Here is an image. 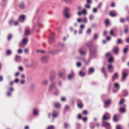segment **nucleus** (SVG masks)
I'll return each mask as SVG.
<instances>
[{"mask_svg":"<svg viewBox=\"0 0 129 129\" xmlns=\"http://www.w3.org/2000/svg\"><path fill=\"white\" fill-rule=\"evenodd\" d=\"M85 46L89 48L90 57H93L94 55L95 54L98 52L97 47L93 44L91 41L86 43Z\"/></svg>","mask_w":129,"mask_h":129,"instance_id":"1","label":"nucleus"},{"mask_svg":"<svg viewBox=\"0 0 129 129\" xmlns=\"http://www.w3.org/2000/svg\"><path fill=\"white\" fill-rule=\"evenodd\" d=\"M69 9L66 7L64 9V14L66 17L67 19H69L72 16V15L69 13Z\"/></svg>","mask_w":129,"mask_h":129,"instance_id":"2","label":"nucleus"},{"mask_svg":"<svg viewBox=\"0 0 129 129\" xmlns=\"http://www.w3.org/2000/svg\"><path fill=\"white\" fill-rule=\"evenodd\" d=\"M56 76V72L55 71L52 70L51 71L49 77V80L50 82L54 81Z\"/></svg>","mask_w":129,"mask_h":129,"instance_id":"3","label":"nucleus"},{"mask_svg":"<svg viewBox=\"0 0 129 129\" xmlns=\"http://www.w3.org/2000/svg\"><path fill=\"white\" fill-rule=\"evenodd\" d=\"M56 85V83L55 81L51 82V83L49 86V91H51L52 89L54 88H55L56 90H58L55 87Z\"/></svg>","mask_w":129,"mask_h":129,"instance_id":"4","label":"nucleus"},{"mask_svg":"<svg viewBox=\"0 0 129 129\" xmlns=\"http://www.w3.org/2000/svg\"><path fill=\"white\" fill-rule=\"evenodd\" d=\"M102 126H104L106 129H111V126L109 123L107 122H105L104 121H102Z\"/></svg>","mask_w":129,"mask_h":129,"instance_id":"5","label":"nucleus"},{"mask_svg":"<svg viewBox=\"0 0 129 129\" xmlns=\"http://www.w3.org/2000/svg\"><path fill=\"white\" fill-rule=\"evenodd\" d=\"M48 56H47L42 57L41 59V62L43 63H45L47 62L48 61Z\"/></svg>","mask_w":129,"mask_h":129,"instance_id":"6","label":"nucleus"},{"mask_svg":"<svg viewBox=\"0 0 129 129\" xmlns=\"http://www.w3.org/2000/svg\"><path fill=\"white\" fill-rule=\"evenodd\" d=\"M110 118V114L108 113H106L103 115V117L102 121L109 120Z\"/></svg>","mask_w":129,"mask_h":129,"instance_id":"7","label":"nucleus"},{"mask_svg":"<svg viewBox=\"0 0 129 129\" xmlns=\"http://www.w3.org/2000/svg\"><path fill=\"white\" fill-rule=\"evenodd\" d=\"M77 22L78 23H80L81 21L85 23H87V19L86 17H85L83 19L79 18H78L77 20Z\"/></svg>","mask_w":129,"mask_h":129,"instance_id":"8","label":"nucleus"},{"mask_svg":"<svg viewBox=\"0 0 129 129\" xmlns=\"http://www.w3.org/2000/svg\"><path fill=\"white\" fill-rule=\"evenodd\" d=\"M25 19V16L21 15L19 16V20L20 22L23 23L24 22Z\"/></svg>","mask_w":129,"mask_h":129,"instance_id":"9","label":"nucleus"},{"mask_svg":"<svg viewBox=\"0 0 129 129\" xmlns=\"http://www.w3.org/2000/svg\"><path fill=\"white\" fill-rule=\"evenodd\" d=\"M60 50L59 49H57L55 50H53L51 51H48V53L52 54H57L59 53Z\"/></svg>","mask_w":129,"mask_h":129,"instance_id":"10","label":"nucleus"},{"mask_svg":"<svg viewBox=\"0 0 129 129\" xmlns=\"http://www.w3.org/2000/svg\"><path fill=\"white\" fill-rule=\"evenodd\" d=\"M119 49L117 46H114L113 47L112 51L114 53L116 54H117L119 52Z\"/></svg>","mask_w":129,"mask_h":129,"instance_id":"11","label":"nucleus"},{"mask_svg":"<svg viewBox=\"0 0 129 129\" xmlns=\"http://www.w3.org/2000/svg\"><path fill=\"white\" fill-rule=\"evenodd\" d=\"M50 44H51L54 42V34H52V35L50 36L49 40Z\"/></svg>","mask_w":129,"mask_h":129,"instance_id":"12","label":"nucleus"},{"mask_svg":"<svg viewBox=\"0 0 129 129\" xmlns=\"http://www.w3.org/2000/svg\"><path fill=\"white\" fill-rule=\"evenodd\" d=\"M78 52L79 54L82 56H85L86 54V51L83 50L82 48H81L78 49Z\"/></svg>","mask_w":129,"mask_h":129,"instance_id":"13","label":"nucleus"},{"mask_svg":"<svg viewBox=\"0 0 129 129\" xmlns=\"http://www.w3.org/2000/svg\"><path fill=\"white\" fill-rule=\"evenodd\" d=\"M123 106L124 108L121 107L119 108V111L120 113H124L126 112V109L125 108L126 107V105L125 104H124Z\"/></svg>","mask_w":129,"mask_h":129,"instance_id":"14","label":"nucleus"},{"mask_svg":"<svg viewBox=\"0 0 129 129\" xmlns=\"http://www.w3.org/2000/svg\"><path fill=\"white\" fill-rule=\"evenodd\" d=\"M107 68L109 72L110 73H112L114 71L113 67L111 64L108 65Z\"/></svg>","mask_w":129,"mask_h":129,"instance_id":"15","label":"nucleus"},{"mask_svg":"<svg viewBox=\"0 0 129 129\" xmlns=\"http://www.w3.org/2000/svg\"><path fill=\"white\" fill-rule=\"evenodd\" d=\"M30 33V30L28 27H26L25 29L24 35L26 36H28L29 35Z\"/></svg>","mask_w":129,"mask_h":129,"instance_id":"16","label":"nucleus"},{"mask_svg":"<svg viewBox=\"0 0 129 129\" xmlns=\"http://www.w3.org/2000/svg\"><path fill=\"white\" fill-rule=\"evenodd\" d=\"M101 71L104 74L105 78L106 79L107 78V75L105 68L104 67H103L102 68Z\"/></svg>","mask_w":129,"mask_h":129,"instance_id":"17","label":"nucleus"},{"mask_svg":"<svg viewBox=\"0 0 129 129\" xmlns=\"http://www.w3.org/2000/svg\"><path fill=\"white\" fill-rule=\"evenodd\" d=\"M127 73L124 72H122V81H123L125 79L126 77L127 76Z\"/></svg>","mask_w":129,"mask_h":129,"instance_id":"18","label":"nucleus"},{"mask_svg":"<svg viewBox=\"0 0 129 129\" xmlns=\"http://www.w3.org/2000/svg\"><path fill=\"white\" fill-rule=\"evenodd\" d=\"M104 102L105 104L104 107L105 108H106L107 107V106H106V105H109L110 103L111 102V100L110 99H109L106 101H104Z\"/></svg>","mask_w":129,"mask_h":129,"instance_id":"19","label":"nucleus"},{"mask_svg":"<svg viewBox=\"0 0 129 129\" xmlns=\"http://www.w3.org/2000/svg\"><path fill=\"white\" fill-rule=\"evenodd\" d=\"M77 105L78 107L80 108H82L83 106V105L81 101L80 100H78Z\"/></svg>","mask_w":129,"mask_h":129,"instance_id":"20","label":"nucleus"},{"mask_svg":"<svg viewBox=\"0 0 129 129\" xmlns=\"http://www.w3.org/2000/svg\"><path fill=\"white\" fill-rule=\"evenodd\" d=\"M122 92L123 95L124 96H127L128 95V92L127 90L126 89L123 90V91Z\"/></svg>","mask_w":129,"mask_h":129,"instance_id":"21","label":"nucleus"},{"mask_svg":"<svg viewBox=\"0 0 129 129\" xmlns=\"http://www.w3.org/2000/svg\"><path fill=\"white\" fill-rule=\"evenodd\" d=\"M21 58V57L18 55H16L15 56V60L16 61L19 62L20 61V59Z\"/></svg>","mask_w":129,"mask_h":129,"instance_id":"22","label":"nucleus"},{"mask_svg":"<svg viewBox=\"0 0 129 129\" xmlns=\"http://www.w3.org/2000/svg\"><path fill=\"white\" fill-rule=\"evenodd\" d=\"M118 77V75L117 73H115L113 76L112 80L114 81L115 79H117Z\"/></svg>","mask_w":129,"mask_h":129,"instance_id":"23","label":"nucleus"},{"mask_svg":"<svg viewBox=\"0 0 129 129\" xmlns=\"http://www.w3.org/2000/svg\"><path fill=\"white\" fill-rule=\"evenodd\" d=\"M30 91L31 92H33L34 90L35 86L33 84L31 85L30 86Z\"/></svg>","mask_w":129,"mask_h":129,"instance_id":"24","label":"nucleus"},{"mask_svg":"<svg viewBox=\"0 0 129 129\" xmlns=\"http://www.w3.org/2000/svg\"><path fill=\"white\" fill-rule=\"evenodd\" d=\"M19 7L20 8L22 9H24L25 7V6L24 3L23 2H21L19 5Z\"/></svg>","mask_w":129,"mask_h":129,"instance_id":"25","label":"nucleus"},{"mask_svg":"<svg viewBox=\"0 0 129 129\" xmlns=\"http://www.w3.org/2000/svg\"><path fill=\"white\" fill-rule=\"evenodd\" d=\"M94 69L93 68H90L88 70V73L89 74L90 73L91 74L92 73L94 72Z\"/></svg>","mask_w":129,"mask_h":129,"instance_id":"26","label":"nucleus"},{"mask_svg":"<svg viewBox=\"0 0 129 129\" xmlns=\"http://www.w3.org/2000/svg\"><path fill=\"white\" fill-rule=\"evenodd\" d=\"M38 110L36 109H34L33 111L34 114L35 115H37L38 113Z\"/></svg>","mask_w":129,"mask_h":129,"instance_id":"27","label":"nucleus"},{"mask_svg":"<svg viewBox=\"0 0 129 129\" xmlns=\"http://www.w3.org/2000/svg\"><path fill=\"white\" fill-rule=\"evenodd\" d=\"M117 115L116 114L114 115L113 119L114 122H117L118 121V119L117 118Z\"/></svg>","mask_w":129,"mask_h":129,"instance_id":"28","label":"nucleus"},{"mask_svg":"<svg viewBox=\"0 0 129 129\" xmlns=\"http://www.w3.org/2000/svg\"><path fill=\"white\" fill-rule=\"evenodd\" d=\"M27 38H25L22 41L23 44L24 45H26L27 44Z\"/></svg>","mask_w":129,"mask_h":129,"instance_id":"29","label":"nucleus"},{"mask_svg":"<svg viewBox=\"0 0 129 129\" xmlns=\"http://www.w3.org/2000/svg\"><path fill=\"white\" fill-rule=\"evenodd\" d=\"M54 105L56 108H58L60 107V105L59 103H56L54 104Z\"/></svg>","mask_w":129,"mask_h":129,"instance_id":"30","label":"nucleus"},{"mask_svg":"<svg viewBox=\"0 0 129 129\" xmlns=\"http://www.w3.org/2000/svg\"><path fill=\"white\" fill-rule=\"evenodd\" d=\"M95 127L94 124L93 122H91L90 124V127L91 129H93Z\"/></svg>","mask_w":129,"mask_h":129,"instance_id":"31","label":"nucleus"},{"mask_svg":"<svg viewBox=\"0 0 129 129\" xmlns=\"http://www.w3.org/2000/svg\"><path fill=\"white\" fill-rule=\"evenodd\" d=\"M79 75L81 77H83L85 75V73L83 72L82 71H81L79 72Z\"/></svg>","mask_w":129,"mask_h":129,"instance_id":"32","label":"nucleus"},{"mask_svg":"<svg viewBox=\"0 0 129 129\" xmlns=\"http://www.w3.org/2000/svg\"><path fill=\"white\" fill-rule=\"evenodd\" d=\"M128 51V49L126 47L124 48L123 50V52L124 54L126 53Z\"/></svg>","mask_w":129,"mask_h":129,"instance_id":"33","label":"nucleus"},{"mask_svg":"<svg viewBox=\"0 0 129 129\" xmlns=\"http://www.w3.org/2000/svg\"><path fill=\"white\" fill-rule=\"evenodd\" d=\"M12 54V52L10 50H8L6 52V54L8 55H10Z\"/></svg>","mask_w":129,"mask_h":129,"instance_id":"34","label":"nucleus"},{"mask_svg":"<svg viewBox=\"0 0 129 129\" xmlns=\"http://www.w3.org/2000/svg\"><path fill=\"white\" fill-rule=\"evenodd\" d=\"M114 87H116L117 89H118L119 88L120 86L117 83H116L114 84Z\"/></svg>","mask_w":129,"mask_h":129,"instance_id":"35","label":"nucleus"},{"mask_svg":"<svg viewBox=\"0 0 129 129\" xmlns=\"http://www.w3.org/2000/svg\"><path fill=\"white\" fill-rule=\"evenodd\" d=\"M64 128H67L69 126V124L67 123H65L64 124Z\"/></svg>","mask_w":129,"mask_h":129,"instance_id":"36","label":"nucleus"},{"mask_svg":"<svg viewBox=\"0 0 129 129\" xmlns=\"http://www.w3.org/2000/svg\"><path fill=\"white\" fill-rule=\"evenodd\" d=\"M55 126L53 125H50L48 127L47 129H54Z\"/></svg>","mask_w":129,"mask_h":129,"instance_id":"37","label":"nucleus"},{"mask_svg":"<svg viewBox=\"0 0 129 129\" xmlns=\"http://www.w3.org/2000/svg\"><path fill=\"white\" fill-rule=\"evenodd\" d=\"M98 35L97 34H95L93 36V39L95 40H96L98 38Z\"/></svg>","mask_w":129,"mask_h":129,"instance_id":"38","label":"nucleus"},{"mask_svg":"<svg viewBox=\"0 0 129 129\" xmlns=\"http://www.w3.org/2000/svg\"><path fill=\"white\" fill-rule=\"evenodd\" d=\"M116 129H123L122 126L120 125H117L116 126Z\"/></svg>","mask_w":129,"mask_h":129,"instance_id":"39","label":"nucleus"},{"mask_svg":"<svg viewBox=\"0 0 129 129\" xmlns=\"http://www.w3.org/2000/svg\"><path fill=\"white\" fill-rule=\"evenodd\" d=\"M125 20L122 18H121L120 19V21L121 23H123L125 22Z\"/></svg>","mask_w":129,"mask_h":129,"instance_id":"40","label":"nucleus"},{"mask_svg":"<svg viewBox=\"0 0 129 129\" xmlns=\"http://www.w3.org/2000/svg\"><path fill=\"white\" fill-rule=\"evenodd\" d=\"M110 15L112 17H114L116 16V14L112 12H110Z\"/></svg>","mask_w":129,"mask_h":129,"instance_id":"41","label":"nucleus"},{"mask_svg":"<svg viewBox=\"0 0 129 129\" xmlns=\"http://www.w3.org/2000/svg\"><path fill=\"white\" fill-rule=\"evenodd\" d=\"M48 81L47 80H44L43 81L42 83L45 85H47V84Z\"/></svg>","mask_w":129,"mask_h":129,"instance_id":"42","label":"nucleus"},{"mask_svg":"<svg viewBox=\"0 0 129 129\" xmlns=\"http://www.w3.org/2000/svg\"><path fill=\"white\" fill-rule=\"evenodd\" d=\"M74 73H73V72H72V73H71V74L68 75V79H70L73 76V75H74Z\"/></svg>","mask_w":129,"mask_h":129,"instance_id":"43","label":"nucleus"},{"mask_svg":"<svg viewBox=\"0 0 129 129\" xmlns=\"http://www.w3.org/2000/svg\"><path fill=\"white\" fill-rule=\"evenodd\" d=\"M68 4H70L72 2V0H62Z\"/></svg>","mask_w":129,"mask_h":129,"instance_id":"44","label":"nucleus"},{"mask_svg":"<svg viewBox=\"0 0 129 129\" xmlns=\"http://www.w3.org/2000/svg\"><path fill=\"white\" fill-rule=\"evenodd\" d=\"M94 18V16L92 15H90L89 16V19L90 20H93Z\"/></svg>","mask_w":129,"mask_h":129,"instance_id":"45","label":"nucleus"},{"mask_svg":"<svg viewBox=\"0 0 129 129\" xmlns=\"http://www.w3.org/2000/svg\"><path fill=\"white\" fill-rule=\"evenodd\" d=\"M124 101V100L123 99H121L120 100L119 103V105H120L122 104Z\"/></svg>","mask_w":129,"mask_h":129,"instance_id":"46","label":"nucleus"},{"mask_svg":"<svg viewBox=\"0 0 129 129\" xmlns=\"http://www.w3.org/2000/svg\"><path fill=\"white\" fill-rule=\"evenodd\" d=\"M12 38V35L11 34H9L8 37V40H10Z\"/></svg>","mask_w":129,"mask_h":129,"instance_id":"47","label":"nucleus"},{"mask_svg":"<svg viewBox=\"0 0 129 129\" xmlns=\"http://www.w3.org/2000/svg\"><path fill=\"white\" fill-rule=\"evenodd\" d=\"M82 14L84 15H85L86 14V11L85 9H84L82 11Z\"/></svg>","mask_w":129,"mask_h":129,"instance_id":"48","label":"nucleus"},{"mask_svg":"<svg viewBox=\"0 0 129 129\" xmlns=\"http://www.w3.org/2000/svg\"><path fill=\"white\" fill-rule=\"evenodd\" d=\"M113 61V58L112 57H111L109 58L108 61L110 62H111Z\"/></svg>","mask_w":129,"mask_h":129,"instance_id":"49","label":"nucleus"},{"mask_svg":"<svg viewBox=\"0 0 129 129\" xmlns=\"http://www.w3.org/2000/svg\"><path fill=\"white\" fill-rule=\"evenodd\" d=\"M122 42V40L121 39H118L117 42L119 44H121Z\"/></svg>","mask_w":129,"mask_h":129,"instance_id":"50","label":"nucleus"},{"mask_svg":"<svg viewBox=\"0 0 129 129\" xmlns=\"http://www.w3.org/2000/svg\"><path fill=\"white\" fill-rule=\"evenodd\" d=\"M52 115L53 117L54 118L56 117L57 116V115L55 113V112H53Z\"/></svg>","mask_w":129,"mask_h":129,"instance_id":"51","label":"nucleus"},{"mask_svg":"<svg viewBox=\"0 0 129 129\" xmlns=\"http://www.w3.org/2000/svg\"><path fill=\"white\" fill-rule=\"evenodd\" d=\"M110 34L111 35L114 36V34L113 30H111L110 31Z\"/></svg>","mask_w":129,"mask_h":129,"instance_id":"52","label":"nucleus"},{"mask_svg":"<svg viewBox=\"0 0 129 129\" xmlns=\"http://www.w3.org/2000/svg\"><path fill=\"white\" fill-rule=\"evenodd\" d=\"M45 51L43 50H38L37 51V53H39V52H41L42 53H44L45 52Z\"/></svg>","mask_w":129,"mask_h":129,"instance_id":"53","label":"nucleus"},{"mask_svg":"<svg viewBox=\"0 0 129 129\" xmlns=\"http://www.w3.org/2000/svg\"><path fill=\"white\" fill-rule=\"evenodd\" d=\"M91 32L90 29H89L86 31V33L87 34H90L91 33Z\"/></svg>","mask_w":129,"mask_h":129,"instance_id":"54","label":"nucleus"},{"mask_svg":"<svg viewBox=\"0 0 129 129\" xmlns=\"http://www.w3.org/2000/svg\"><path fill=\"white\" fill-rule=\"evenodd\" d=\"M105 23L106 25H108L109 24V20L108 19H106L105 20Z\"/></svg>","mask_w":129,"mask_h":129,"instance_id":"55","label":"nucleus"},{"mask_svg":"<svg viewBox=\"0 0 129 129\" xmlns=\"http://www.w3.org/2000/svg\"><path fill=\"white\" fill-rule=\"evenodd\" d=\"M102 3H100L98 4V7L99 8H100L102 7Z\"/></svg>","mask_w":129,"mask_h":129,"instance_id":"56","label":"nucleus"},{"mask_svg":"<svg viewBox=\"0 0 129 129\" xmlns=\"http://www.w3.org/2000/svg\"><path fill=\"white\" fill-rule=\"evenodd\" d=\"M86 2L88 4H90L92 3V2L91 0H87Z\"/></svg>","mask_w":129,"mask_h":129,"instance_id":"57","label":"nucleus"},{"mask_svg":"<svg viewBox=\"0 0 129 129\" xmlns=\"http://www.w3.org/2000/svg\"><path fill=\"white\" fill-rule=\"evenodd\" d=\"M77 67H79L81 65V63L80 62H78L76 63Z\"/></svg>","mask_w":129,"mask_h":129,"instance_id":"58","label":"nucleus"},{"mask_svg":"<svg viewBox=\"0 0 129 129\" xmlns=\"http://www.w3.org/2000/svg\"><path fill=\"white\" fill-rule=\"evenodd\" d=\"M110 52H108L105 55V56L106 57H108L110 56Z\"/></svg>","mask_w":129,"mask_h":129,"instance_id":"59","label":"nucleus"},{"mask_svg":"<svg viewBox=\"0 0 129 129\" xmlns=\"http://www.w3.org/2000/svg\"><path fill=\"white\" fill-rule=\"evenodd\" d=\"M127 28L125 29H124V32L125 34H127L128 31V27L127 26H126Z\"/></svg>","mask_w":129,"mask_h":129,"instance_id":"60","label":"nucleus"},{"mask_svg":"<svg viewBox=\"0 0 129 129\" xmlns=\"http://www.w3.org/2000/svg\"><path fill=\"white\" fill-rule=\"evenodd\" d=\"M22 52V51L21 49H19L18 50V53H21Z\"/></svg>","mask_w":129,"mask_h":129,"instance_id":"61","label":"nucleus"},{"mask_svg":"<svg viewBox=\"0 0 129 129\" xmlns=\"http://www.w3.org/2000/svg\"><path fill=\"white\" fill-rule=\"evenodd\" d=\"M85 6L86 8L88 9H89L90 8V6L89 4L85 5Z\"/></svg>","mask_w":129,"mask_h":129,"instance_id":"62","label":"nucleus"},{"mask_svg":"<svg viewBox=\"0 0 129 129\" xmlns=\"http://www.w3.org/2000/svg\"><path fill=\"white\" fill-rule=\"evenodd\" d=\"M92 11L94 13H96L97 12V9L96 8H94Z\"/></svg>","mask_w":129,"mask_h":129,"instance_id":"63","label":"nucleus"},{"mask_svg":"<svg viewBox=\"0 0 129 129\" xmlns=\"http://www.w3.org/2000/svg\"><path fill=\"white\" fill-rule=\"evenodd\" d=\"M23 43L22 42H20V43H19V46L20 47H23Z\"/></svg>","mask_w":129,"mask_h":129,"instance_id":"64","label":"nucleus"}]
</instances>
